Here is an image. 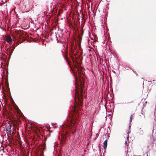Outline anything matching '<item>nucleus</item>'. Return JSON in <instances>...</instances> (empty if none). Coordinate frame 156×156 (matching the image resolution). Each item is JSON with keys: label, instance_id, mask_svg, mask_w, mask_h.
<instances>
[{"label": "nucleus", "instance_id": "f257e3e1", "mask_svg": "<svg viewBox=\"0 0 156 156\" xmlns=\"http://www.w3.org/2000/svg\"><path fill=\"white\" fill-rule=\"evenodd\" d=\"M74 72V74L75 78V103L77 106H79V109L80 110L81 108L80 106H81L83 104V82L81 79H79L78 77L82 78L80 76L79 72Z\"/></svg>", "mask_w": 156, "mask_h": 156}, {"label": "nucleus", "instance_id": "f03ea898", "mask_svg": "<svg viewBox=\"0 0 156 156\" xmlns=\"http://www.w3.org/2000/svg\"><path fill=\"white\" fill-rule=\"evenodd\" d=\"M70 119L68 120L62 125V127L64 130H69L73 133L76 131V126L78 124L79 121V116L77 111H75L70 116Z\"/></svg>", "mask_w": 156, "mask_h": 156}, {"label": "nucleus", "instance_id": "7ed1b4c3", "mask_svg": "<svg viewBox=\"0 0 156 156\" xmlns=\"http://www.w3.org/2000/svg\"><path fill=\"white\" fill-rule=\"evenodd\" d=\"M15 44L14 43L12 46L10 45L8 46L7 45H5V44H2L1 46V49H5L6 51V53L8 55L11 56L15 48Z\"/></svg>", "mask_w": 156, "mask_h": 156}, {"label": "nucleus", "instance_id": "20e7f679", "mask_svg": "<svg viewBox=\"0 0 156 156\" xmlns=\"http://www.w3.org/2000/svg\"><path fill=\"white\" fill-rule=\"evenodd\" d=\"M34 149L36 151V154L38 155L39 154L40 155H42L43 154V151L44 150L45 148H43V147H34Z\"/></svg>", "mask_w": 156, "mask_h": 156}, {"label": "nucleus", "instance_id": "39448f33", "mask_svg": "<svg viewBox=\"0 0 156 156\" xmlns=\"http://www.w3.org/2000/svg\"><path fill=\"white\" fill-rule=\"evenodd\" d=\"M6 41L9 44H10V43H12V40L10 37H7L6 38Z\"/></svg>", "mask_w": 156, "mask_h": 156}, {"label": "nucleus", "instance_id": "423d86ee", "mask_svg": "<svg viewBox=\"0 0 156 156\" xmlns=\"http://www.w3.org/2000/svg\"><path fill=\"white\" fill-rule=\"evenodd\" d=\"M127 154L129 155V153H131V152H132L133 149L132 147H127Z\"/></svg>", "mask_w": 156, "mask_h": 156}, {"label": "nucleus", "instance_id": "0eeeda50", "mask_svg": "<svg viewBox=\"0 0 156 156\" xmlns=\"http://www.w3.org/2000/svg\"><path fill=\"white\" fill-rule=\"evenodd\" d=\"M78 39H79V40L77 41V42H78V46H79V48H80V43L81 42V39H82V37L81 36H78Z\"/></svg>", "mask_w": 156, "mask_h": 156}, {"label": "nucleus", "instance_id": "6e6552de", "mask_svg": "<svg viewBox=\"0 0 156 156\" xmlns=\"http://www.w3.org/2000/svg\"><path fill=\"white\" fill-rule=\"evenodd\" d=\"M138 129H139V133L141 135H143L144 134V132L143 130L141 129V128H138Z\"/></svg>", "mask_w": 156, "mask_h": 156}, {"label": "nucleus", "instance_id": "1a4fd4ad", "mask_svg": "<svg viewBox=\"0 0 156 156\" xmlns=\"http://www.w3.org/2000/svg\"><path fill=\"white\" fill-rule=\"evenodd\" d=\"M131 129V126H129V130H130V129ZM130 133V131H129V130L128 132H127V133L128 134H129V133ZM129 135H127V140H128L129 139Z\"/></svg>", "mask_w": 156, "mask_h": 156}, {"label": "nucleus", "instance_id": "9d476101", "mask_svg": "<svg viewBox=\"0 0 156 156\" xmlns=\"http://www.w3.org/2000/svg\"><path fill=\"white\" fill-rule=\"evenodd\" d=\"M107 141L108 140L106 139V140L103 143V146H107Z\"/></svg>", "mask_w": 156, "mask_h": 156}, {"label": "nucleus", "instance_id": "9b49d317", "mask_svg": "<svg viewBox=\"0 0 156 156\" xmlns=\"http://www.w3.org/2000/svg\"><path fill=\"white\" fill-rule=\"evenodd\" d=\"M142 112H143L142 111ZM144 112H142L141 113V114L143 115L142 116L141 115H140V117L142 118L143 119H145V116L144 114Z\"/></svg>", "mask_w": 156, "mask_h": 156}, {"label": "nucleus", "instance_id": "f8f14e48", "mask_svg": "<svg viewBox=\"0 0 156 156\" xmlns=\"http://www.w3.org/2000/svg\"><path fill=\"white\" fill-rule=\"evenodd\" d=\"M0 152L2 151V152L3 153L5 152L4 149V147H0Z\"/></svg>", "mask_w": 156, "mask_h": 156}, {"label": "nucleus", "instance_id": "ddd939ff", "mask_svg": "<svg viewBox=\"0 0 156 156\" xmlns=\"http://www.w3.org/2000/svg\"><path fill=\"white\" fill-rule=\"evenodd\" d=\"M6 133L7 134V136L9 137V135H11V130H6Z\"/></svg>", "mask_w": 156, "mask_h": 156}, {"label": "nucleus", "instance_id": "4468645a", "mask_svg": "<svg viewBox=\"0 0 156 156\" xmlns=\"http://www.w3.org/2000/svg\"><path fill=\"white\" fill-rule=\"evenodd\" d=\"M6 130H11V125H9L7 127Z\"/></svg>", "mask_w": 156, "mask_h": 156}, {"label": "nucleus", "instance_id": "2eb2a0df", "mask_svg": "<svg viewBox=\"0 0 156 156\" xmlns=\"http://www.w3.org/2000/svg\"><path fill=\"white\" fill-rule=\"evenodd\" d=\"M133 115H131L130 116L129 120L130 123V122H132V119H133Z\"/></svg>", "mask_w": 156, "mask_h": 156}, {"label": "nucleus", "instance_id": "dca6fc26", "mask_svg": "<svg viewBox=\"0 0 156 156\" xmlns=\"http://www.w3.org/2000/svg\"><path fill=\"white\" fill-rule=\"evenodd\" d=\"M62 141H60V144H61V145H62L63 144V142H64L65 141V140L66 139H63V140H62Z\"/></svg>", "mask_w": 156, "mask_h": 156}, {"label": "nucleus", "instance_id": "f3484780", "mask_svg": "<svg viewBox=\"0 0 156 156\" xmlns=\"http://www.w3.org/2000/svg\"><path fill=\"white\" fill-rule=\"evenodd\" d=\"M73 46L72 47V50H73L74 49L76 48V47L74 46V44L73 43L72 44Z\"/></svg>", "mask_w": 156, "mask_h": 156}, {"label": "nucleus", "instance_id": "a211bd4d", "mask_svg": "<svg viewBox=\"0 0 156 156\" xmlns=\"http://www.w3.org/2000/svg\"><path fill=\"white\" fill-rule=\"evenodd\" d=\"M152 140L153 141V144L152 145V146H155L156 145V144H155V145H154V144H155L154 142H155V140H154V139L153 138L152 139Z\"/></svg>", "mask_w": 156, "mask_h": 156}, {"label": "nucleus", "instance_id": "6ab92c4d", "mask_svg": "<svg viewBox=\"0 0 156 156\" xmlns=\"http://www.w3.org/2000/svg\"><path fill=\"white\" fill-rule=\"evenodd\" d=\"M56 143H55V142H54V143H53V145H54V147H55V146H56V145H55V144H56Z\"/></svg>", "mask_w": 156, "mask_h": 156}, {"label": "nucleus", "instance_id": "aec40b11", "mask_svg": "<svg viewBox=\"0 0 156 156\" xmlns=\"http://www.w3.org/2000/svg\"><path fill=\"white\" fill-rule=\"evenodd\" d=\"M107 147H104V150H105V149Z\"/></svg>", "mask_w": 156, "mask_h": 156}, {"label": "nucleus", "instance_id": "412c9836", "mask_svg": "<svg viewBox=\"0 0 156 156\" xmlns=\"http://www.w3.org/2000/svg\"><path fill=\"white\" fill-rule=\"evenodd\" d=\"M134 156H142L141 155H134Z\"/></svg>", "mask_w": 156, "mask_h": 156}, {"label": "nucleus", "instance_id": "4be33fe9", "mask_svg": "<svg viewBox=\"0 0 156 156\" xmlns=\"http://www.w3.org/2000/svg\"><path fill=\"white\" fill-rule=\"evenodd\" d=\"M126 143H127V142H126V141L125 142V144H126Z\"/></svg>", "mask_w": 156, "mask_h": 156}, {"label": "nucleus", "instance_id": "5701e85b", "mask_svg": "<svg viewBox=\"0 0 156 156\" xmlns=\"http://www.w3.org/2000/svg\"><path fill=\"white\" fill-rule=\"evenodd\" d=\"M21 147H21H23H23Z\"/></svg>", "mask_w": 156, "mask_h": 156}, {"label": "nucleus", "instance_id": "b1692460", "mask_svg": "<svg viewBox=\"0 0 156 156\" xmlns=\"http://www.w3.org/2000/svg\"><path fill=\"white\" fill-rule=\"evenodd\" d=\"M147 156H148V154H147Z\"/></svg>", "mask_w": 156, "mask_h": 156}, {"label": "nucleus", "instance_id": "393cba45", "mask_svg": "<svg viewBox=\"0 0 156 156\" xmlns=\"http://www.w3.org/2000/svg\"><path fill=\"white\" fill-rule=\"evenodd\" d=\"M1 146L2 147L3 146L2 145H1Z\"/></svg>", "mask_w": 156, "mask_h": 156}, {"label": "nucleus", "instance_id": "a878e982", "mask_svg": "<svg viewBox=\"0 0 156 156\" xmlns=\"http://www.w3.org/2000/svg\"><path fill=\"white\" fill-rule=\"evenodd\" d=\"M151 140L152 139V138L151 137Z\"/></svg>", "mask_w": 156, "mask_h": 156}, {"label": "nucleus", "instance_id": "bb28decb", "mask_svg": "<svg viewBox=\"0 0 156 156\" xmlns=\"http://www.w3.org/2000/svg\"><path fill=\"white\" fill-rule=\"evenodd\" d=\"M11 147V148L12 149V147Z\"/></svg>", "mask_w": 156, "mask_h": 156}, {"label": "nucleus", "instance_id": "cd10ccee", "mask_svg": "<svg viewBox=\"0 0 156 156\" xmlns=\"http://www.w3.org/2000/svg\"><path fill=\"white\" fill-rule=\"evenodd\" d=\"M82 73V74L83 75V73Z\"/></svg>", "mask_w": 156, "mask_h": 156}]
</instances>
